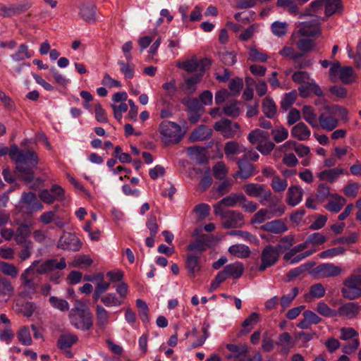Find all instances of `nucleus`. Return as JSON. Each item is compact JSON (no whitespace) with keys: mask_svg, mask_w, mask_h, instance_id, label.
<instances>
[{"mask_svg":"<svg viewBox=\"0 0 361 361\" xmlns=\"http://www.w3.org/2000/svg\"><path fill=\"white\" fill-rule=\"evenodd\" d=\"M7 154L16 163V176L25 182H30L34 178L32 169L38 161L36 154L31 151L20 150L16 145L8 149Z\"/></svg>","mask_w":361,"mask_h":361,"instance_id":"obj_1","label":"nucleus"},{"mask_svg":"<svg viewBox=\"0 0 361 361\" xmlns=\"http://www.w3.org/2000/svg\"><path fill=\"white\" fill-rule=\"evenodd\" d=\"M159 130L161 140L165 145L178 144L183 137L180 126L174 122L162 121Z\"/></svg>","mask_w":361,"mask_h":361,"instance_id":"obj_2","label":"nucleus"},{"mask_svg":"<svg viewBox=\"0 0 361 361\" xmlns=\"http://www.w3.org/2000/svg\"><path fill=\"white\" fill-rule=\"evenodd\" d=\"M344 288L341 292L349 300H354L361 296V274H353L343 281Z\"/></svg>","mask_w":361,"mask_h":361,"instance_id":"obj_3","label":"nucleus"},{"mask_svg":"<svg viewBox=\"0 0 361 361\" xmlns=\"http://www.w3.org/2000/svg\"><path fill=\"white\" fill-rule=\"evenodd\" d=\"M214 214L221 217V225L224 228H240L244 224V216L240 212L220 211V213H214Z\"/></svg>","mask_w":361,"mask_h":361,"instance_id":"obj_4","label":"nucleus"},{"mask_svg":"<svg viewBox=\"0 0 361 361\" xmlns=\"http://www.w3.org/2000/svg\"><path fill=\"white\" fill-rule=\"evenodd\" d=\"M66 267V259L63 257L47 259V275L49 274V277L51 281L57 282L58 279L62 276L60 271L64 269Z\"/></svg>","mask_w":361,"mask_h":361,"instance_id":"obj_5","label":"nucleus"},{"mask_svg":"<svg viewBox=\"0 0 361 361\" xmlns=\"http://www.w3.org/2000/svg\"><path fill=\"white\" fill-rule=\"evenodd\" d=\"M18 207L20 212L31 214L33 212L42 209L43 205L38 202L35 193L24 192L19 202Z\"/></svg>","mask_w":361,"mask_h":361,"instance_id":"obj_6","label":"nucleus"},{"mask_svg":"<svg viewBox=\"0 0 361 361\" xmlns=\"http://www.w3.org/2000/svg\"><path fill=\"white\" fill-rule=\"evenodd\" d=\"M279 251L272 245H267L262 251V264L258 268L259 271H264L267 268L274 265L279 257Z\"/></svg>","mask_w":361,"mask_h":361,"instance_id":"obj_7","label":"nucleus"},{"mask_svg":"<svg viewBox=\"0 0 361 361\" xmlns=\"http://www.w3.org/2000/svg\"><path fill=\"white\" fill-rule=\"evenodd\" d=\"M215 130L220 132L226 138H233L239 132L240 126L238 123H233L227 118L221 119L214 123Z\"/></svg>","mask_w":361,"mask_h":361,"instance_id":"obj_8","label":"nucleus"},{"mask_svg":"<svg viewBox=\"0 0 361 361\" xmlns=\"http://www.w3.org/2000/svg\"><path fill=\"white\" fill-rule=\"evenodd\" d=\"M341 272L340 267L329 263L318 265L311 271L317 279L336 277L341 275Z\"/></svg>","mask_w":361,"mask_h":361,"instance_id":"obj_9","label":"nucleus"},{"mask_svg":"<svg viewBox=\"0 0 361 361\" xmlns=\"http://www.w3.org/2000/svg\"><path fill=\"white\" fill-rule=\"evenodd\" d=\"M245 201V196L243 194L231 193L214 205V213H220V211H224L223 207H234L237 204H240V202Z\"/></svg>","mask_w":361,"mask_h":361,"instance_id":"obj_10","label":"nucleus"},{"mask_svg":"<svg viewBox=\"0 0 361 361\" xmlns=\"http://www.w3.org/2000/svg\"><path fill=\"white\" fill-rule=\"evenodd\" d=\"M81 245L79 238L71 233H64L58 243L59 247L72 251H78Z\"/></svg>","mask_w":361,"mask_h":361,"instance_id":"obj_11","label":"nucleus"},{"mask_svg":"<svg viewBox=\"0 0 361 361\" xmlns=\"http://www.w3.org/2000/svg\"><path fill=\"white\" fill-rule=\"evenodd\" d=\"M28 271H23L20 274V280L21 281L20 285V295L26 297L30 294L35 293L36 288L38 286L35 284L33 279L30 276Z\"/></svg>","mask_w":361,"mask_h":361,"instance_id":"obj_12","label":"nucleus"},{"mask_svg":"<svg viewBox=\"0 0 361 361\" xmlns=\"http://www.w3.org/2000/svg\"><path fill=\"white\" fill-rule=\"evenodd\" d=\"M244 272V266L240 262L229 264L224 267V269L219 271V274L223 277L224 281L232 277L233 279L240 278Z\"/></svg>","mask_w":361,"mask_h":361,"instance_id":"obj_13","label":"nucleus"},{"mask_svg":"<svg viewBox=\"0 0 361 361\" xmlns=\"http://www.w3.org/2000/svg\"><path fill=\"white\" fill-rule=\"evenodd\" d=\"M237 164L238 170L234 174V178L239 176L243 179H247L254 175L255 166L250 161H246V159L239 158L237 160Z\"/></svg>","mask_w":361,"mask_h":361,"instance_id":"obj_14","label":"nucleus"},{"mask_svg":"<svg viewBox=\"0 0 361 361\" xmlns=\"http://www.w3.org/2000/svg\"><path fill=\"white\" fill-rule=\"evenodd\" d=\"M299 94L302 98H307L314 93L317 97H322L324 95L323 91L321 87L313 80L307 81L298 87Z\"/></svg>","mask_w":361,"mask_h":361,"instance_id":"obj_15","label":"nucleus"},{"mask_svg":"<svg viewBox=\"0 0 361 361\" xmlns=\"http://www.w3.org/2000/svg\"><path fill=\"white\" fill-rule=\"evenodd\" d=\"M318 121L321 128L324 130L331 131L338 126V121L336 118L334 114H330L326 110V112L320 114Z\"/></svg>","mask_w":361,"mask_h":361,"instance_id":"obj_16","label":"nucleus"},{"mask_svg":"<svg viewBox=\"0 0 361 361\" xmlns=\"http://www.w3.org/2000/svg\"><path fill=\"white\" fill-rule=\"evenodd\" d=\"M302 189L298 185L290 186L287 192L286 202L288 205L295 207L302 200Z\"/></svg>","mask_w":361,"mask_h":361,"instance_id":"obj_17","label":"nucleus"},{"mask_svg":"<svg viewBox=\"0 0 361 361\" xmlns=\"http://www.w3.org/2000/svg\"><path fill=\"white\" fill-rule=\"evenodd\" d=\"M298 33L304 37H314L319 35L321 30L318 23L305 22L299 26Z\"/></svg>","mask_w":361,"mask_h":361,"instance_id":"obj_18","label":"nucleus"},{"mask_svg":"<svg viewBox=\"0 0 361 361\" xmlns=\"http://www.w3.org/2000/svg\"><path fill=\"white\" fill-rule=\"evenodd\" d=\"M212 135V130L204 125L200 126L195 129L190 136V140L192 142L203 141L208 140Z\"/></svg>","mask_w":361,"mask_h":361,"instance_id":"obj_19","label":"nucleus"},{"mask_svg":"<svg viewBox=\"0 0 361 361\" xmlns=\"http://www.w3.org/2000/svg\"><path fill=\"white\" fill-rule=\"evenodd\" d=\"M224 153L230 160H234L235 156L245 151V147L235 141H229L224 145Z\"/></svg>","mask_w":361,"mask_h":361,"instance_id":"obj_20","label":"nucleus"},{"mask_svg":"<svg viewBox=\"0 0 361 361\" xmlns=\"http://www.w3.org/2000/svg\"><path fill=\"white\" fill-rule=\"evenodd\" d=\"M202 73H197L191 77H184L185 83L180 87L188 94L194 93L197 88L196 85L200 82Z\"/></svg>","mask_w":361,"mask_h":361,"instance_id":"obj_21","label":"nucleus"},{"mask_svg":"<svg viewBox=\"0 0 361 361\" xmlns=\"http://www.w3.org/2000/svg\"><path fill=\"white\" fill-rule=\"evenodd\" d=\"M291 135L295 138L300 141H304L309 139L311 132L306 124L300 122L293 127Z\"/></svg>","mask_w":361,"mask_h":361,"instance_id":"obj_22","label":"nucleus"},{"mask_svg":"<svg viewBox=\"0 0 361 361\" xmlns=\"http://www.w3.org/2000/svg\"><path fill=\"white\" fill-rule=\"evenodd\" d=\"M185 267L190 275L195 277L201 269L200 257L194 255H188L185 260Z\"/></svg>","mask_w":361,"mask_h":361,"instance_id":"obj_23","label":"nucleus"},{"mask_svg":"<svg viewBox=\"0 0 361 361\" xmlns=\"http://www.w3.org/2000/svg\"><path fill=\"white\" fill-rule=\"evenodd\" d=\"M65 198V190L59 185H53L50 190H47V204H51L55 200H63Z\"/></svg>","mask_w":361,"mask_h":361,"instance_id":"obj_24","label":"nucleus"},{"mask_svg":"<svg viewBox=\"0 0 361 361\" xmlns=\"http://www.w3.org/2000/svg\"><path fill=\"white\" fill-rule=\"evenodd\" d=\"M264 231L274 233H282L288 230L287 226L280 219L266 223L261 227Z\"/></svg>","mask_w":361,"mask_h":361,"instance_id":"obj_25","label":"nucleus"},{"mask_svg":"<svg viewBox=\"0 0 361 361\" xmlns=\"http://www.w3.org/2000/svg\"><path fill=\"white\" fill-rule=\"evenodd\" d=\"M341 174H348V171L343 169L334 168L320 172L318 177L320 180H329L330 183H333Z\"/></svg>","mask_w":361,"mask_h":361,"instance_id":"obj_26","label":"nucleus"},{"mask_svg":"<svg viewBox=\"0 0 361 361\" xmlns=\"http://www.w3.org/2000/svg\"><path fill=\"white\" fill-rule=\"evenodd\" d=\"M269 133L267 131L256 129L251 131L247 137L249 142L252 144H262L269 140Z\"/></svg>","mask_w":361,"mask_h":361,"instance_id":"obj_27","label":"nucleus"},{"mask_svg":"<svg viewBox=\"0 0 361 361\" xmlns=\"http://www.w3.org/2000/svg\"><path fill=\"white\" fill-rule=\"evenodd\" d=\"M14 286L6 277L0 275V297L10 298L13 295Z\"/></svg>","mask_w":361,"mask_h":361,"instance_id":"obj_28","label":"nucleus"},{"mask_svg":"<svg viewBox=\"0 0 361 361\" xmlns=\"http://www.w3.org/2000/svg\"><path fill=\"white\" fill-rule=\"evenodd\" d=\"M303 118L313 128L319 126L318 119L317 114L311 106L305 105L302 109Z\"/></svg>","mask_w":361,"mask_h":361,"instance_id":"obj_29","label":"nucleus"},{"mask_svg":"<svg viewBox=\"0 0 361 361\" xmlns=\"http://www.w3.org/2000/svg\"><path fill=\"white\" fill-rule=\"evenodd\" d=\"M27 9V6L25 4H13L9 6H2L0 7L1 15L4 17L13 16L21 11Z\"/></svg>","mask_w":361,"mask_h":361,"instance_id":"obj_30","label":"nucleus"},{"mask_svg":"<svg viewBox=\"0 0 361 361\" xmlns=\"http://www.w3.org/2000/svg\"><path fill=\"white\" fill-rule=\"evenodd\" d=\"M361 307L357 302H348L338 308V314L341 316H354L358 314Z\"/></svg>","mask_w":361,"mask_h":361,"instance_id":"obj_31","label":"nucleus"},{"mask_svg":"<svg viewBox=\"0 0 361 361\" xmlns=\"http://www.w3.org/2000/svg\"><path fill=\"white\" fill-rule=\"evenodd\" d=\"M228 252L231 255L238 258H247L251 253L249 247L241 244L231 245L228 248Z\"/></svg>","mask_w":361,"mask_h":361,"instance_id":"obj_32","label":"nucleus"},{"mask_svg":"<svg viewBox=\"0 0 361 361\" xmlns=\"http://www.w3.org/2000/svg\"><path fill=\"white\" fill-rule=\"evenodd\" d=\"M262 109L263 113L266 115L269 118H273L275 117L276 114V106L274 100L269 97H267L264 99Z\"/></svg>","mask_w":361,"mask_h":361,"instance_id":"obj_33","label":"nucleus"},{"mask_svg":"<svg viewBox=\"0 0 361 361\" xmlns=\"http://www.w3.org/2000/svg\"><path fill=\"white\" fill-rule=\"evenodd\" d=\"M297 48L302 53V55L312 52L316 47L314 40L307 38L300 39L296 42Z\"/></svg>","mask_w":361,"mask_h":361,"instance_id":"obj_34","label":"nucleus"},{"mask_svg":"<svg viewBox=\"0 0 361 361\" xmlns=\"http://www.w3.org/2000/svg\"><path fill=\"white\" fill-rule=\"evenodd\" d=\"M70 322L76 329L82 331L88 330L93 324L92 317H71Z\"/></svg>","mask_w":361,"mask_h":361,"instance_id":"obj_35","label":"nucleus"},{"mask_svg":"<svg viewBox=\"0 0 361 361\" xmlns=\"http://www.w3.org/2000/svg\"><path fill=\"white\" fill-rule=\"evenodd\" d=\"M78 341V337L72 334H63L60 336L57 345L61 349H66L71 347Z\"/></svg>","mask_w":361,"mask_h":361,"instance_id":"obj_36","label":"nucleus"},{"mask_svg":"<svg viewBox=\"0 0 361 361\" xmlns=\"http://www.w3.org/2000/svg\"><path fill=\"white\" fill-rule=\"evenodd\" d=\"M266 188L264 185L257 183H248L243 185V188L245 192L251 197H259L262 195L263 188Z\"/></svg>","mask_w":361,"mask_h":361,"instance_id":"obj_37","label":"nucleus"},{"mask_svg":"<svg viewBox=\"0 0 361 361\" xmlns=\"http://www.w3.org/2000/svg\"><path fill=\"white\" fill-rule=\"evenodd\" d=\"M37 307L31 302H23L16 305V312L24 316H31L36 311Z\"/></svg>","mask_w":361,"mask_h":361,"instance_id":"obj_38","label":"nucleus"},{"mask_svg":"<svg viewBox=\"0 0 361 361\" xmlns=\"http://www.w3.org/2000/svg\"><path fill=\"white\" fill-rule=\"evenodd\" d=\"M80 13L83 20L87 22H94L96 20L95 6L93 4L83 5Z\"/></svg>","mask_w":361,"mask_h":361,"instance_id":"obj_39","label":"nucleus"},{"mask_svg":"<svg viewBox=\"0 0 361 361\" xmlns=\"http://www.w3.org/2000/svg\"><path fill=\"white\" fill-rule=\"evenodd\" d=\"M333 200H331L325 208L332 212H338L345 204V200L339 195H332Z\"/></svg>","mask_w":361,"mask_h":361,"instance_id":"obj_40","label":"nucleus"},{"mask_svg":"<svg viewBox=\"0 0 361 361\" xmlns=\"http://www.w3.org/2000/svg\"><path fill=\"white\" fill-rule=\"evenodd\" d=\"M207 243V236L202 234L197 237L194 243H191L188 246V250H197L200 252V255L206 250Z\"/></svg>","mask_w":361,"mask_h":361,"instance_id":"obj_41","label":"nucleus"},{"mask_svg":"<svg viewBox=\"0 0 361 361\" xmlns=\"http://www.w3.org/2000/svg\"><path fill=\"white\" fill-rule=\"evenodd\" d=\"M182 104L187 107L188 112L204 111V107L197 98L185 97L183 99Z\"/></svg>","mask_w":361,"mask_h":361,"instance_id":"obj_42","label":"nucleus"},{"mask_svg":"<svg viewBox=\"0 0 361 361\" xmlns=\"http://www.w3.org/2000/svg\"><path fill=\"white\" fill-rule=\"evenodd\" d=\"M325 15L329 17L334 14L336 11L342 9V4L341 0H325Z\"/></svg>","mask_w":361,"mask_h":361,"instance_id":"obj_43","label":"nucleus"},{"mask_svg":"<svg viewBox=\"0 0 361 361\" xmlns=\"http://www.w3.org/2000/svg\"><path fill=\"white\" fill-rule=\"evenodd\" d=\"M0 271L6 276H9L11 278H16L19 274V269L14 264L1 261L0 262Z\"/></svg>","mask_w":361,"mask_h":361,"instance_id":"obj_44","label":"nucleus"},{"mask_svg":"<svg viewBox=\"0 0 361 361\" xmlns=\"http://www.w3.org/2000/svg\"><path fill=\"white\" fill-rule=\"evenodd\" d=\"M355 71L351 66H343L340 70L339 78L344 84H350L354 81Z\"/></svg>","mask_w":361,"mask_h":361,"instance_id":"obj_45","label":"nucleus"},{"mask_svg":"<svg viewBox=\"0 0 361 361\" xmlns=\"http://www.w3.org/2000/svg\"><path fill=\"white\" fill-rule=\"evenodd\" d=\"M314 264H315L314 262H308V263L302 264L297 268L290 270L286 274V276L288 279V281H290V280L299 276L304 272L308 271L310 268L314 267Z\"/></svg>","mask_w":361,"mask_h":361,"instance_id":"obj_46","label":"nucleus"},{"mask_svg":"<svg viewBox=\"0 0 361 361\" xmlns=\"http://www.w3.org/2000/svg\"><path fill=\"white\" fill-rule=\"evenodd\" d=\"M33 55V51L29 50L27 46L21 44L17 51L13 54L12 58L14 61H20L30 59Z\"/></svg>","mask_w":361,"mask_h":361,"instance_id":"obj_47","label":"nucleus"},{"mask_svg":"<svg viewBox=\"0 0 361 361\" xmlns=\"http://www.w3.org/2000/svg\"><path fill=\"white\" fill-rule=\"evenodd\" d=\"M324 109L328 111L330 114L338 116L341 118L345 121H348V111L343 106L338 105L326 106Z\"/></svg>","mask_w":361,"mask_h":361,"instance_id":"obj_48","label":"nucleus"},{"mask_svg":"<svg viewBox=\"0 0 361 361\" xmlns=\"http://www.w3.org/2000/svg\"><path fill=\"white\" fill-rule=\"evenodd\" d=\"M24 271H28L27 274L31 276L32 274L43 275L45 274V262L41 260L35 261L31 266Z\"/></svg>","mask_w":361,"mask_h":361,"instance_id":"obj_49","label":"nucleus"},{"mask_svg":"<svg viewBox=\"0 0 361 361\" xmlns=\"http://www.w3.org/2000/svg\"><path fill=\"white\" fill-rule=\"evenodd\" d=\"M277 202L278 200L276 198L274 199L273 201L269 203L268 208H267L269 210V214L272 217H279L285 212L286 207L283 204H279Z\"/></svg>","mask_w":361,"mask_h":361,"instance_id":"obj_50","label":"nucleus"},{"mask_svg":"<svg viewBox=\"0 0 361 361\" xmlns=\"http://www.w3.org/2000/svg\"><path fill=\"white\" fill-rule=\"evenodd\" d=\"M298 97L296 90H293L288 93L285 94L281 102V108L287 111L295 102Z\"/></svg>","mask_w":361,"mask_h":361,"instance_id":"obj_51","label":"nucleus"},{"mask_svg":"<svg viewBox=\"0 0 361 361\" xmlns=\"http://www.w3.org/2000/svg\"><path fill=\"white\" fill-rule=\"evenodd\" d=\"M288 186L286 179H281L279 176H274L271 183V187L275 192H283Z\"/></svg>","mask_w":361,"mask_h":361,"instance_id":"obj_52","label":"nucleus"},{"mask_svg":"<svg viewBox=\"0 0 361 361\" xmlns=\"http://www.w3.org/2000/svg\"><path fill=\"white\" fill-rule=\"evenodd\" d=\"M329 196H332L330 193V188L328 185L322 183L318 185L317 193H316V200L319 202H324Z\"/></svg>","mask_w":361,"mask_h":361,"instance_id":"obj_53","label":"nucleus"},{"mask_svg":"<svg viewBox=\"0 0 361 361\" xmlns=\"http://www.w3.org/2000/svg\"><path fill=\"white\" fill-rule=\"evenodd\" d=\"M294 236L289 235L281 238L277 244L276 248L279 252H283L290 250V247L294 244Z\"/></svg>","mask_w":361,"mask_h":361,"instance_id":"obj_54","label":"nucleus"},{"mask_svg":"<svg viewBox=\"0 0 361 361\" xmlns=\"http://www.w3.org/2000/svg\"><path fill=\"white\" fill-rule=\"evenodd\" d=\"M272 218L269 214V210L267 209H261L256 212L251 219L252 224H261L266 219Z\"/></svg>","mask_w":361,"mask_h":361,"instance_id":"obj_55","label":"nucleus"},{"mask_svg":"<svg viewBox=\"0 0 361 361\" xmlns=\"http://www.w3.org/2000/svg\"><path fill=\"white\" fill-rule=\"evenodd\" d=\"M274 140L277 142H281L286 140L288 136V131L283 126H280L276 129L271 130Z\"/></svg>","mask_w":361,"mask_h":361,"instance_id":"obj_56","label":"nucleus"},{"mask_svg":"<svg viewBox=\"0 0 361 361\" xmlns=\"http://www.w3.org/2000/svg\"><path fill=\"white\" fill-rule=\"evenodd\" d=\"M218 55L219 60L226 66H233L236 62V55L233 52L223 51Z\"/></svg>","mask_w":361,"mask_h":361,"instance_id":"obj_57","label":"nucleus"},{"mask_svg":"<svg viewBox=\"0 0 361 361\" xmlns=\"http://www.w3.org/2000/svg\"><path fill=\"white\" fill-rule=\"evenodd\" d=\"M340 338L343 341L353 340L358 338V333L353 328L343 327L341 329Z\"/></svg>","mask_w":361,"mask_h":361,"instance_id":"obj_58","label":"nucleus"},{"mask_svg":"<svg viewBox=\"0 0 361 361\" xmlns=\"http://www.w3.org/2000/svg\"><path fill=\"white\" fill-rule=\"evenodd\" d=\"M213 172L215 178L223 180L227 175L228 171L225 164L221 162H217L213 167Z\"/></svg>","mask_w":361,"mask_h":361,"instance_id":"obj_59","label":"nucleus"},{"mask_svg":"<svg viewBox=\"0 0 361 361\" xmlns=\"http://www.w3.org/2000/svg\"><path fill=\"white\" fill-rule=\"evenodd\" d=\"M178 67L185 70L188 73H193L197 70V60L195 57L184 61L183 63H178Z\"/></svg>","mask_w":361,"mask_h":361,"instance_id":"obj_60","label":"nucleus"},{"mask_svg":"<svg viewBox=\"0 0 361 361\" xmlns=\"http://www.w3.org/2000/svg\"><path fill=\"white\" fill-rule=\"evenodd\" d=\"M74 311L79 316H87L90 314L87 305L82 300H75L74 303Z\"/></svg>","mask_w":361,"mask_h":361,"instance_id":"obj_61","label":"nucleus"},{"mask_svg":"<svg viewBox=\"0 0 361 361\" xmlns=\"http://www.w3.org/2000/svg\"><path fill=\"white\" fill-rule=\"evenodd\" d=\"M326 241V236L320 233H314L310 235L306 239V243H307V245L310 243L313 245H322Z\"/></svg>","mask_w":361,"mask_h":361,"instance_id":"obj_62","label":"nucleus"},{"mask_svg":"<svg viewBox=\"0 0 361 361\" xmlns=\"http://www.w3.org/2000/svg\"><path fill=\"white\" fill-rule=\"evenodd\" d=\"M19 341L25 345H29L32 343V338L29 329L27 327H23L18 333Z\"/></svg>","mask_w":361,"mask_h":361,"instance_id":"obj_63","label":"nucleus"},{"mask_svg":"<svg viewBox=\"0 0 361 361\" xmlns=\"http://www.w3.org/2000/svg\"><path fill=\"white\" fill-rule=\"evenodd\" d=\"M287 27L286 23L276 21L271 25V30L275 35L281 37L286 34Z\"/></svg>","mask_w":361,"mask_h":361,"instance_id":"obj_64","label":"nucleus"}]
</instances>
